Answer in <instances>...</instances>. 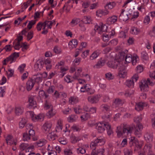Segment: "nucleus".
Listing matches in <instances>:
<instances>
[{
	"mask_svg": "<svg viewBox=\"0 0 155 155\" xmlns=\"http://www.w3.org/2000/svg\"><path fill=\"white\" fill-rule=\"evenodd\" d=\"M124 53L122 52L119 57H116L114 61H109L107 63V65L109 67L117 68V66L120 64V62L123 61L124 58Z\"/></svg>",
	"mask_w": 155,
	"mask_h": 155,
	"instance_id": "nucleus-1",
	"label": "nucleus"
},
{
	"mask_svg": "<svg viewBox=\"0 0 155 155\" xmlns=\"http://www.w3.org/2000/svg\"><path fill=\"white\" fill-rule=\"evenodd\" d=\"M129 144L130 147H134L135 151L140 149L143 144L142 141H138L137 139H135L134 137H130V139Z\"/></svg>",
	"mask_w": 155,
	"mask_h": 155,
	"instance_id": "nucleus-2",
	"label": "nucleus"
},
{
	"mask_svg": "<svg viewBox=\"0 0 155 155\" xmlns=\"http://www.w3.org/2000/svg\"><path fill=\"white\" fill-rule=\"evenodd\" d=\"M27 29L25 28L20 33L18 36L17 39H23L24 38V36L26 37L27 39H32L33 36V32L32 31H30L28 32Z\"/></svg>",
	"mask_w": 155,
	"mask_h": 155,
	"instance_id": "nucleus-3",
	"label": "nucleus"
},
{
	"mask_svg": "<svg viewBox=\"0 0 155 155\" xmlns=\"http://www.w3.org/2000/svg\"><path fill=\"white\" fill-rule=\"evenodd\" d=\"M105 143V141L103 138H101L100 137H98L94 142H92L90 144V147L94 151L95 150V147L98 144L100 145L104 144Z\"/></svg>",
	"mask_w": 155,
	"mask_h": 155,
	"instance_id": "nucleus-4",
	"label": "nucleus"
},
{
	"mask_svg": "<svg viewBox=\"0 0 155 155\" xmlns=\"http://www.w3.org/2000/svg\"><path fill=\"white\" fill-rule=\"evenodd\" d=\"M138 78V74H135L133 76L131 79L127 81L126 83V85L129 87H133L134 86V81L136 82Z\"/></svg>",
	"mask_w": 155,
	"mask_h": 155,
	"instance_id": "nucleus-5",
	"label": "nucleus"
},
{
	"mask_svg": "<svg viewBox=\"0 0 155 155\" xmlns=\"http://www.w3.org/2000/svg\"><path fill=\"white\" fill-rule=\"evenodd\" d=\"M107 27L105 25H100L99 26H96L94 30L97 32L99 34H101L103 32L107 31Z\"/></svg>",
	"mask_w": 155,
	"mask_h": 155,
	"instance_id": "nucleus-6",
	"label": "nucleus"
},
{
	"mask_svg": "<svg viewBox=\"0 0 155 155\" xmlns=\"http://www.w3.org/2000/svg\"><path fill=\"white\" fill-rule=\"evenodd\" d=\"M107 123H103V122H100L97 124V126L96 128L98 131V132L102 133L105 130L104 127H107Z\"/></svg>",
	"mask_w": 155,
	"mask_h": 155,
	"instance_id": "nucleus-7",
	"label": "nucleus"
},
{
	"mask_svg": "<svg viewBox=\"0 0 155 155\" xmlns=\"http://www.w3.org/2000/svg\"><path fill=\"white\" fill-rule=\"evenodd\" d=\"M119 69L118 76L120 78H124L127 75L124 66L123 65L120 66Z\"/></svg>",
	"mask_w": 155,
	"mask_h": 155,
	"instance_id": "nucleus-8",
	"label": "nucleus"
},
{
	"mask_svg": "<svg viewBox=\"0 0 155 155\" xmlns=\"http://www.w3.org/2000/svg\"><path fill=\"white\" fill-rule=\"evenodd\" d=\"M32 78H30L26 83V88L27 91H30L33 87L35 84V81Z\"/></svg>",
	"mask_w": 155,
	"mask_h": 155,
	"instance_id": "nucleus-9",
	"label": "nucleus"
},
{
	"mask_svg": "<svg viewBox=\"0 0 155 155\" xmlns=\"http://www.w3.org/2000/svg\"><path fill=\"white\" fill-rule=\"evenodd\" d=\"M117 42V39H112L109 42V39H103V42H102V46L103 47H104L109 45L110 43H111V44H113L114 45H116Z\"/></svg>",
	"mask_w": 155,
	"mask_h": 155,
	"instance_id": "nucleus-10",
	"label": "nucleus"
},
{
	"mask_svg": "<svg viewBox=\"0 0 155 155\" xmlns=\"http://www.w3.org/2000/svg\"><path fill=\"white\" fill-rule=\"evenodd\" d=\"M44 62L41 60H38L37 61L34 66L35 69L36 71H40L42 68Z\"/></svg>",
	"mask_w": 155,
	"mask_h": 155,
	"instance_id": "nucleus-11",
	"label": "nucleus"
},
{
	"mask_svg": "<svg viewBox=\"0 0 155 155\" xmlns=\"http://www.w3.org/2000/svg\"><path fill=\"white\" fill-rule=\"evenodd\" d=\"M115 35V31L113 30L110 32H106L104 33L103 34L102 36L104 38V37L108 38H114V36Z\"/></svg>",
	"mask_w": 155,
	"mask_h": 155,
	"instance_id": "nucleus-12",
	"label": "nucleus"
},
{
	"mask_svg": "<svg viewBox=\"0 0 155 155\" xmlns=\"http://www.w3.org/2000/svg\"><path fill=\"white\" fill-rule=\"evenodd\" d=\"M35 96L32 95H29L28 96V102L30 106L36 107V102L35 99Z\"/></svg>",
	"mask_w": 155,
	"mask_h": 155,
	"instance_id": "nucleus-13",
	"label": "nucleus"
},
{
	"mask_svg": "<svg viewBox=\"0 0 155 155\" xmlns=\"http://www.w3.org/2000/svg\"><path fill=\"white\" fill-rule=\"evenodd\" d=\"M117 19V16L113 15L108 18L107 19V23L109 25L113 24L115 22Z\"/></svg>",
	"mask_w": 155,
	"mask_h": 155,
	"instance_id": "nucleus-14",
	"label": "nucleus"
},
{
	"mask_svg": "<svg viewBox=\"0 0 155 155\" xmlns=\"http://www.w3.org/2000/svg\"><path fill=\"white\" fill-rule=\"evenodd\" d=\"M78 45V42L76 39H72L69 43V48L71 50L74 48H76Z\"/></svg>",
	"mask_w": 155,
	"mask_h": 155,
	"instance_id": "nucleus-15",
	"label": "nucleus"
},
{
	"mask_svg": "<svg viewBox=\"0 0 155 155\" xmlns=\"http://www.w3.org/2000/svg\"><path fill=\"white\" fill-rule=\"evenodd\" d=\"M52 124L49 121L46 122L43 125L42 128L45 131L48 132L51 127Z\"/></svg>",
	"mask_w": 155,
	"mask_h": 155,
	"instance_id": "nucleus-16",
	"label": "nucleus"
},
{
	"mask_svg": "<svg viewBox=\"0 0 155 155\" xmlns=\"http://www.w3.org/2000/svg\"><path fill=\"white\" fill-rule=\"evenodd\" d=\"M106 61V59H102V58H101L100 60L98 61L97 64L94 65V67L97 68H100L104 65Z\"/></svg>",
	"mask_w": 155,
	"mask_h": 155,
	"instance_id": "nucleus-17",
	"label": "nucleus"
},
{
	"mask_svg": "<svg viewBox=\"0 0 155 155\" xmlns=\"http://www.w3.org/2000/svg\"><path fill=\"white\" fill-rule=\"evenodd\" d=\"M62 128V121L61 119L58 120L57 125L55 127V130L57 132L60 131Z\"/></svg>",
	"mask_w": 155,
	"mask_h": 155,
	"instance_id": "nucleus-18",
	"label": "nucleus"
},
{
	"mask_svg": "<svg viewBox=\"0 0 155 155\" xmlns=\"http://www.w3.org/2000/svg\"><path fill=\"white\" fill-rule=\"evenodd\" d=\"M124 9H122L121 13L119 16V18L120 19L123 20L124 21H126L130 17H128V15L127 14H124Z\"/></svg>",
	"mask_w": 155,
	"mask_h": 155,
	"instance_id": "nucleus-19",
	"label": "nucleus"
},
{
	"mask_svg": "<svg viewBox=\"0 0 155 155\" xmlns=\"http://www.w3.org/2000/svg\"><path fill=\"white\" fill-rule=\"evenodd\" d=\"M31 78L33 79V80L34 81L35 83V82H36L38 84L42 81L41 76H40L38 74L34 75Z\"/></svg>",
	"mask_w": 155,
	"mask_h": 155,
	"instance_id": "nucleus-20",
	"label": "nucleus"
},
{
	"mask_svg": "<svg viewBox=\"0 0 155 155\" xmlns=\"http://www.w3.org/2000/svg\"><path fill=\"white\" fill-rule=\"evenodd\" d=\"M144 106V103L142 102H139L136 104L135 109L138 111L142 110Z\"/></svg>",
	"mask_w": 155,
	"mask_h": 155,
	"instance_id": "nucleus-21",
	"label": "nucleus"
},
{
	"mask_svg": "<svg viewBox=\"0 0 155 155\" xmlns=\"http://www.w3.org/2000/svg\"><path fill=\"white\" fill-rule=\"evenodd\" d=\"M24 110V108L21 107H15V113L16 115H19L21 114Z\"/></svg>",
	"mask_w": 155,
	"mask_h": 155,
	"instance_id": "nucleus-22",
	"label": "nucleus"
},
{
	"mask_svg": "<svg viewBox=\"0 0 155 155\" xmlns=\"http://www.w3.org/2000/svg\"><path fill=\"white\" fill-rule=\"evenodd\" d=\"M88 100L91 103H96L99 100L98 97L97 96L89 97L88 98Z\"/></svg>",
	"mask_w": 155,
	"mask_h": 155,
	"instance_id": "nucleus-23",
	"label": "nucleus"
},
{
	"mask_svg": "<svg viewBox=\"0 0 155 155\" xmlns=\"http://www.w3.org/2000/svg\"><path fill=\"white\" fill-rule=\"evenodd\" d=\"M116 5V4L114 2L107 3L105 6V9H111L113 8Z\"/></svg>",
	"mask_w": 155,
	"mask_h": 155,
	"instance_id": "nucleus-24",
	"label": "nucleus"
},
{
	"mask_svg": "<svg viewBox=\"0 0 155 155\" xmlns=\"http://www.w3.org/2000/svg\"><path fill=\"white\" fill-rule=\"evenodd\" d=\"M78 118V117L76 115H71L68 118V120L69 122H73L76 121Z\"/></svg>",
	"mask_w": 155,
	"mask_h": 155,
	"instance_id": "nucleus-25",
	"label": "nucleus"
},
{
	"mask_svg": "<svg viewBox=\"0 0 155 155\" xmlns=\"http://www.w3.org/2000/svg\"><path fill=\"white\" fill-rule=\"evenodd\" d=\"M134 127H129L127 128H123V133H131L133 130H134Z\"/></svg>",
	"mask_w": 155,
	"mask_h": 155,
	"instance_id": "nucleus-26",
	"label": "nucleus"
},
{
	"mask_svg": "<svg viewBox=\"0 0 155 155\" xmlns=\"http://www.w3.org/2000/svg\"><path fill=\"white\" fill-rule=\"evenodd\" d=\"M45 117L44 114H39L37 115H35L34 117H35V121L37 120H43Z\"/></svg>",
	"mask_w": 155,
	"mask_h": 155,
	"instance_id": "nucleus-27",
	"label": "nucleus"
},
{
	"mask_svg": "<svg viewBox=\"0 0 155 155\" xmlns=\"http://www.w3.org/2000/svg\"><path fill=\"white\" fill-rule=\"evenodd\" d=\"M44 108L46 110L52 108L51 104L47 100H46L45 102Z\"/></svg>",
	"mask_w": 155,
	"mask_h": 155,
	"instance_id": "nucleus-28",
	"label": "nucleus"
},
{
	"mask_svg": "<svg viewBox=\"0 0 155 155\" xmlns=\"http://www.w3.org/2000/svg\"><path fill=\"white\" fill-rule=\"evenodd\" d=\"M122 128L121 126H119L117 127V129L116 132L117 133V135L118 137H120L123 135V133L122 132Z\"/></svg>",
	"mask_w": 155,
	"mask_h": 155,
	"instance_id": "nucleus-29",
	"label": "nucleus"
},
{
	"mask_svg": "<svg viewBox=\"0 0 155 155\" xmlns=\"http://www.w3.org/2000/svg\"><path fill=\"white\" fill-rule=\"evenodd\" d=\"M106 128L107 130V134L108 135H110L113 133V131L111 129V126L108 123H107Z\"/></svg>",
	"mask_w": 155,
	"mask_h": 155,
	"instance_id": "nucleus-30",
	"label": "nucleus"
},
{
	"mask_svg": "<svg viewBox=\"0 0 155 155\" xmlns=\"http://www.w3.org/2000/svg\"><path fill=\"white\" fill-rule=\"evenodd\" d=\"M122 104V100L119 98H116L115 99L113 103V105H115L116 106H118Z\"/></svg>",
	"mask_w": 155,
	"mask_h": 155,
	"instance_id": "nucleus-31",
	"label": "nucleus"
},
{
	"mask_svg": "<svg viewBox=\"0 0 155 155\" xmlns=\"http://www.w3.org/2000/svg\"><path fill=\"white\" fill-rule=\"evenodd\" d=\"M140 31V30L137 28L133 27L131 29L130 32L132 34L136 35L139 33Z\"/></svg>",
	"mask_w": 155,
	"mask_h": 155,
	"instance_id": "nucleus-32",
	"label": "nucleus"
},
{
	"mask_svg": "<svg viewBox=\"0 0 155 155\" xmlns=\"http://www.w3.org/2000/svg\"><path fill=\"white\" fill-rule=\"evenodd\" d=\"M18 41L16 43L14 44V48L16 50H19L21 48L20 42L22 39H17Z\"/></svg>",
	"mask_w": 155,
	"mask_h": 155,
	"instance_id": "nucleus-33",
	"label": "nucleus"
},
{
	"mask_svg": "<svg viewBox=\"0 0 155 155\" xmlns=\"http://www.w3.org/2000/svg\"><path fill=\"white\" fill-rule=\"evenodd\" d=\"M26 123V120L25 118H22L19 123V128L21 129L23 128L24 127Z\"/></svg>",
	"mask_w": 155,
	"mask_h": 155,
	"instance_id": "nucleus-34",
	"label": "nucleus"
},
{
	"mask_svg": "<svg viewBox=\"0 0 155 155\" xmlns=\"http://www.w3.org/2000/svg\"><path fill=\"white\" fill-rule=\"evenodd\" d=\"M48 137L49 140H54L57 137V135L54 133H50L48 135Z\"/></svg>",
	"mask_w": 155,
	"mask_h": 155,
	"instance_id": "nucleus-35",
	"label": "nucleus"
},
{
	"mask_svg": "<svg viewBox=\"0 0 155 155\" xmlns=\"http://www.w3.org/2000/svg\"><path fill=\"white\" fill-rule=\"evenodd\" d=\"M82 71L81 69L80 68L77 70V72H76L73 76L74 79H78V78L80 76V73Z\"/></svg>",
	"mask_w": 155,
	"mask_h": 155,
	"instance_id": "nucleus-36",
	"label": "nucleus"
},
{
	"mask_svg": "<svg viewBox=\"0 0 155 155\" xmlns=\"http://www.w3.org/2000/svg\"><path fill=\"white\" fill-rule=\"evenodd\" d=\"M130 17L131 18V20L134 21V19L137 18L138 16L139 13L138 12H134L133 14L130 13Z\"/></svg>",
	"mask_w": 155,
	"mask_h": 155,
	"instance_id": "nucleus-37",
	"label": "nucleus"
},
{
	"mask_svg": "<svg viewBox=\"0 0 155 155\" xmlns=\"http://www.w3.org/2000/svg\"><path fill=\"white\" fill-rule=\"evenodd\" d=\"M55 114V112L54 111H53V109L52 108L51 109V110H49L48 112L47 113L46 115L49 118H50L53 117Z\"/></svg>",
	"mask_w": 155,
	"mask_h": 155,
	"instance_id": "nucleus-38",
	"label": "nucleus"
},
{
	"mask_svg": "<svg viewBox=\"0 0 155 155\" xmlns=\"http://www.w3.org/2000/svg\"><path fill=\"white\" fill-rule=\"evenodd\" d=\"M28 146L29 144L28 143H23L20 145V148L21 150H23L25 149H27Z\"/></svg>",
	"mask_w": 155,
	"mask_h": 155,
	"instance_id": "nucleus-39",
	"label": "nucleus"
},
{
	"mask_svg": "<svg viewBox=\"0 0 155 155\" xmlns=\"http://www.w3.org/2000/svg\"><path fill=\"white\" fill-rule=\"evenodd\" d=\"M125 55V54H124ZM125 57V61L127 63H130L132 61V58L133 57L131 55H127L126 56H124Z\"/></svg>",
	"mask_w": 155,
	"mask_h": 155,
	"instance_id": "nucleus-40",
	"label": "nucleus"
},
{
	"mask_svg": "<svg viewBox=\"0 0 155 155\" xmlns=\"http://www.w3.org/2000/svg\"><path fill=\"white\" fill-rule=\"evenodd\" d=\"M23 139L24 141H28L31 138V137L27 133H24L23 135Z\"/></svg>",
	"mask_w": 155,
	"mask_h": 155,
	"instance_id": "nucleus-41",
	"label": "nucleus"
},
{
	"mask_svg": "<svg viewBox=\"0 0 155 155\" xmlns=\"http://www.w3.org/2000/svg\"><path fill=\"white\" fill-rule=\"evenodd\" d=\"M99 55V53L96 51H94L93 53L90 57V59L93 60L96 58H97Z\"/></svg>",
	"mask_w": 155,
	"mask_h": 155,
	"instance_id": "nucleus-42",
	"label": "nucleus"
},
{
	"mask_svg": "<svg viewBox=\"0 0 155 155\" xmlns=\"http://www.w3.org/2000/svg\"><path fill=\"white\" fill-rule=\"evenodd\" d=\"M81 140V139L78 137L75 136L72 137L71 138V142L73 143H75Z\"/></svg>",
	"mask_w": 155,
	"mask_h": 155,
	"instance_id": "nucleus-43",
	"label": "nucleus"
},
{
	"mask_svg": "<svg viewBox=\"0 0 155 155\" xmlns=\"http://www.w3.org/2000/svg\"><path fill=\"white\" fill-rule=\"evenodd\" d=\"M80 21L81 20L79 18H75L72 20L71 23L72 25H76L80 22Z\"/></svg>",
	"mask_w": 155,
	"mask_h": 155,
	"instance_id": "nucleus-44",
	"label": "nucleus"
},
{
	"mask_svg": "<svg viewBox=\"0 0 155 155\" xmlns=\"http://www.w3.org/2000/svg\"><path fill=\"white\" fill-rule=\"evenodd\" d=\"M152 117V125L154 128H155V110L154 111L153 114L151 115Z\"/></svg>",
	"mask_w": 155,
	"mask_h": 155,
	"instance_id": "nucleus-45",
	"label": "nucleus"
},
{
	"mask_svg": "<svg viewBox=\"0 0 155 155\" xmlns=\"http://www.w3.org/2000/svg\"><path fill=\"white\" fill-rule=\"evenodd\" d=\"M87 113L85 112L80 117L81 119V121L82 122H83L87 120Z\"/></svg>",
	"mask_w": 155,
	"mask_h": 155,
	"instance_id": "nucleus-46",
	"label": "nucleus"
},
{
	"mask_svg": "<svg viewBox=\"0 0 155 155\" xmlns=\"http://www.w3.org/2000/svg\"><path fill=\"white\" fill-rule=\"evenodd\" d=\"M36 21L35 20H32L29 21V22L27 25V27L29 29H30L32 27V26L35 24Z\"/></svg>",
	"mask_w": 155,
	"mask_h": 155,
	"instance_id": "nucleus-47",
	"label": "nucleus"
},
{
	"mask_svg": "<svg viewBox=\"0 0 155 155\" xmlns=\"http://www.w3.org/2000/svg\"><path fill=\"white\" fill-rule=\"evenodd\" d=\"M132 151L131 150L126 149L124 150V155H132Z\"/></svg>",
	"mask_w": 155,
	"mask_h": 155,
	"instance_id": "nucleus-48",
	"label": "nucleus"
},
{
	"mask_svg": "<svg viewBox=\"0 0 155 155\" xmlns=\"http://www.w3.org/2000/svg\"><path fill=\"white\" fill-rule=\"evenodd\" d=\"M30 129L29 131V134L30 137H33L35 135V132L34 130L32 129V126L31 125H30Z\"/></svg>",
	"mask_w": 155,
	"mask_h": 155,
	"instance_id": "nucleus-49",
	"label": "nucleus"
},
{
	"mask_svg": "<svg viewBox=\"0 0 155 155\" xmlns=\"http://www.w3.org/2000/svg\"><path fill=\"white\" fill-rule=\"evenodd\" d=\"M127 33L124 31H121L120 32L119 35V37L121 38H127Z\"/></svg>",
	"mask_w": 155,
	"mask_h": 155,
	"instance_id": "nucleus-50",
	"label": "nucleus"
},
{
	"mask_svg": "<svg viewBox=\"0 0 155 155\" xmlns=\"http://www.w3.org/2000/svg\"><path fill=\"white\" fill-rule=\"evenodd\" d=\"M55 88V87L54 86H51L49 87L48 89L47 90V91L49 94L52 93L53 92Z\"/></svg>",
	"mask_w": 155,
	"mask_h": 155,
	"instance_id": "nucleus-51",
	"label": "nucleus"
},
{
	"mask_svg": "<svg viewBox=\"0 0 155 155\" xmlns=\"http://www.w3.org/2000/svg\"><path fill=\"white\" fill-rule=\"evenodd\" d=\"M105 76L106 78L109 80L113 79L114 78V76H113L112 74L110 73H108L106 74Z\"/></svg>",
	"mask_w": 155,
	"mask_h": 155,
	"instance_id": "nucleus-52",
	"label": "nucleus"
},
{
	"mask_svg": "<svg viewBox=\"0 0 155 155\" xmlns=\"http://www.w3.org/2000/svg\"><path fill=\"white\" fill-rule=\"evenodd\" d=\"M5 87H0V97H3L4 94L5 93Z\"/></svg>",
	"mask_w": 155,
	"mask_h": 155,
	"instance_id": "nucleus-53",
	"label": "nucleus"
},
{
	"mask_svg": "<svg viewBox=\"0 0 155 155\" xmlns=\"http://www.w3.org/2000/svg\"><path fill=\"white\" fill-rule=\"evenodd\" d=\"M141 91H147L149 90V87L148 85H144L140 87Z\"/></svg>",
	"mask_w": 155,
	"mask_h": 155,
	"instance_id": "nucleus-54",
	"label": "nucleus"
},
{
	"mask_svg": "<svg viewBox=\"0 0 155 155\" xmlns=\"http://www.w3.org/2000/svg\"><path fill=\"white\" fill-rule=\"evenodd\" d=\"M141 57L143 59L145 60H147L148 58V54L147 53L144 52L142 53Z\"/></svg>",
	"mask_w": 155,
	"mask_h": 155,
	"instance_id": "nucleus-55",
	"label": "nucleus"
},
{
	"mask_svg": "<svg viewBox=\"0 0 155 155\" xmlns=\"http://www.w3.org/2000/svg\"><path fill=\"white\" fill-rule=\"evenodd\" d=\"M25 66L26 65L25 64H23L19 66L18 68V70L20 72L22 73L24 71V68L25 67Z\"/></svg>",
	"mask_w": 155,
	"mask_h": 155,
	"instance_id": "nucleus-56",
	"label": "nucleus"
},
{
	"mask_svg": "<svg viewBox=\"0 0 155 155\" xmlns=\"http://www.w3.org/2000/svg\"><path fill=\"white\" fill-rule=\"evenodd\" d=\"M69 102L72 104H74L77 102V100L74 97H71L69 100Z\"/></svg>",
	"mask_w": 155,
	"mask_h": 155,
	"instance_id": "nucleus-57",
	"label": "nucleus"
},
{
	"mask_svg": "<svg viewBox=\"0 0 155 155\" xmlns=\"http://www.w3.org/2000/svg\"><path fill=\"white\" fill-rule=\"evenodd\" d=\"M53 51L56 54H59L61 52V50L60 48L57 46H55L53 49Z\"/></svg>",
	"mask_w": 155,
	"mask_h": 155,
	"instance_id": "nucleus-58",
	"label": "nucleus"
},
{
	"mask_svg": "<svg viewBox=\"0 0 155 155\" xmlns=\"http://www.w3.org/2000/svg\"><path fill=\"white\" fill-rule=\"evenodd\" d=\"M143 68L141 65H139L137 67V73H140L143 71Z\"/></svg>",
	"mask_w": 155,
	"mask_h": 155,
	"instance_id": "nucleus-59",
	"label": "nucleus"
},
{
	"mask_svg": "<svg viewBox=\"0 0 155 155\" xmlns=\"http://www.w3.org/2000/svg\"><path fill=\"white\" fill-rule=\"evenodd\" d=\"M74 109L76 114H79L81 112V109L79 107L74 108Z\"/></svg>",
	"mask_w": 155,
	"mask_h": 155,
	"instance_id": "nucleus-60",
	"label": "nucleus"
},
{
	"mask_svg": "<svg viewBox=\"0 0 155 155\" xmlns=\"http://www.w3.org/2000/svg\"><path fill=\"white\" fill-rule=\"evenodd\" d=\"M96 16L98 17H101L103 15L101 12V9H99L97 10L96 12Z\"/></svg>",
	"mask_w": 155,
	"mask_h": 155,
	"instance_id": "nucleus-61",
	"label": "nucleus"
},
{
	"mask_svg": "<svg viewBox=\"0 0 155 155\" xmlns=\"http://www.w3.org/2000/svg\"><path fill=\"white\" fill-rule=\"evenodd\" d=\"M94 92V90L93 87H88V94H91Z\"/></svg>",
	"mask_w": 155,
	"mask_h": 155,
	"instance_id": "nucleus-62",
	"label": "nucleus"
},
{
	"mask_svg": "<svg viewBox=\"0 0 155 155\" xmlns=\"http://www.w3.org/2000/svg\"><path fill=\"white\" fill-rule=\"evenodd\" d=\"M101 12H102V14L103 16H105L107 15L109 13V12L108 11L107 9L105 8V9H101Z\"/></svg>",
	"mask_w": 155,
	"mask_h": 155,
	"instance_id": "nucleus-63",
	"label": "nucleus"
},
{
	"mask_svg": "<svg viewBox=\"0 0 155 155\" xmlns=\"http://www.w3.org/2000/svg\"><path fill=\"white\" fill-rule=\"evenodd\" d=\"M150 21V16H147L144 18V23L147 24H148Z\"/></svg>",
	"mask_w": 155,
	"mask_h": 155,
	"instance_id": "nucleus-64",
	"label": "nucleus"
}]
</instances>
